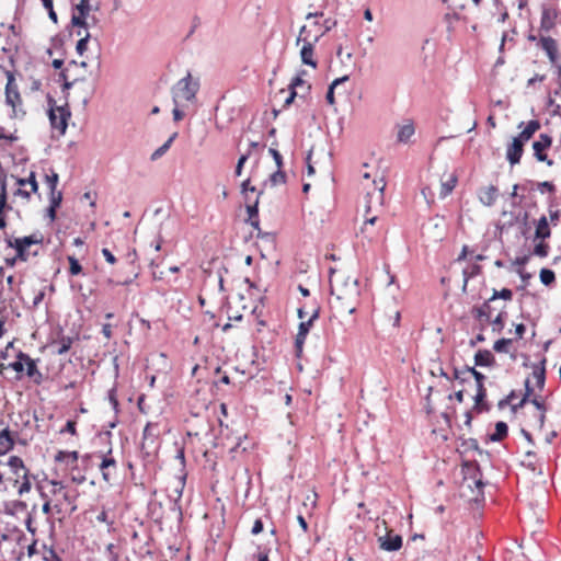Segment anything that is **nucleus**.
Segmentation results:
<instances>
[{
	"label": "nucleus",
	"instance_id": "obj_6",
	"mask_svg": "<svg viewBox=\"0 0 561 561\" xmlns=\"http://www.w3.org/2000/svg\"><path fill=\"white\" fill-rule=\"evenodd\" d=\"M7 84H5V103L12 107V116H16V108L22 104V99L19 92V87L15 82L14 75L7 72Z\"/></svg>",
	"mask_w": 561,
	"mask_h": 561
},
{
	"label": "nucleus",
	"instance_id": "obj_8",
	"mask_svg": "<svg viewBox=\"0 0 561 561\" xmlns=\"http://www.w3.org/2000/svg\"><path fill=\"white\" fill-rule=\"evenodd\" d=\"M538 46L546 53L552 66H557L560 55L558 43L551 36L540 35Z\"/></svg>",
	"mask_w": 561,
	"mask_h": 561
},
{
	"label": "nucleus",
	"instance_id": "obj_56",
	"mask_svg": "<svg viewBox=\"0 0 561 561\" xmlns=\"http://www.w3.org/2000/svg\"><path fill=\"white\" fill-rule=\"evenodd\" d=\"M538 190L541 193H545V192L554 193L556 186L553 185V183L545 181V182L538 183Z\"/></svg>",
	"mask_w": 561,
	"mask_h": 561
},
{
	"label": "nucleus",
	"instance_id": "obj_7",
	"mask_svg": "<svg viewBox=\"0 0 561 561\" xmlns=\"http://www.w3.org/2000/svg\"><path fill=\"white\" fill-rule=\"evenodd\" d=\"M552 145V138L547 134H540L539 139L533 144L534 156L540 162H546L549 167L553 164V161L548 159V156L543 152Z\"/></svg>",
	"mask_w": 561,
	"mask_h": 561
},
{
	"label": "nucleus",
	"instance_id": "obj_57",
	"mask_svg": "<svg viewBox=\"0 0 561 561\" xmlns=\"http://www.w3.org/2000/svg\"><path fill=\"white\" fill-rule=\"evenodd\" d=\"M76 10L78 13L89 14L90 3L89 0H80V2L76 5Z\"/></svg>",
	"mask_w": 561,
	"mask_h": 561
},
{
	"label": "nucleus",
	"instance_id": "obj_11",
	"mask_svg": "<svg viewBox=\"0 0 561 561\" xmlns=\"http://www.w3.org/2000/svg\"><path fill=\"white\" fill-rule=\"evenodd\" d=\"M378 541L380 548L389 552L398 551L402 547V537L393 534L392 530H389L385 536L379 537Z\"/></svg>",
	"mask_w": 561,
	"mask_h": 561
},
{
	"label": "nucleus",
	"instance_id": "obj_19",
	"mask_svg": "<svg viewBox=\"0 0 561 561\" xmlns=\"http://www.w3.org/2000/svg\"><path fill=\"white\" fill-rule=\"evenodd\" d=\"M73 341L75 339L72 336L59 333L57 335V339L51 343V345L56 347L55 353L57 355H64L71 348Z\"/></svg>",
	"mask_w": 561,
	"mask_h": 561
},
{
	"label": "nucleus",
	"instance_id": "obj_30",
	"mask_svg": "<svg viewBox=\"0 0 561 561\" xmlns=\"http://www.w3.org/2000/svg\"><path fill=\"white\" fill-rule=\"evenodd\" d=\"M185 479H186V474L184 473V474L181 476V478H180V480L178 482V486L174 490L175 493H176V499L172 503V510L176 511L180 516L182 515V510H181V506L179 504V501L182 497L183 489H184V485H185Z\"/></svg>",
	"mask_w": 561,
	"mask_h": 561
},
{
	"label": "nucleus",
	"instance_id": "obj_33",
	"mask_svg": "<svg viewBox=\"0 0 561 561\" xmlns=\"http://www.w3.org/2000/svg\"><path fill=\"white\" fill-rule=\"evenodd\" d=\"M27 508V504L23 501H12L5 505L4 513L14 515L16 512H23Z\"/></svg>",
	"mask_w": 561,
	"mask_h": 561
},
{
	"label": "nucleus",
	"instance_id": "obj_49",
	"mask_svg": "<svg viewBox=\"0 0 561 561\" xmlns=\"http://www.w3.org/2000/svg\"><path fill=\"white\" fill-rule=\"evenodd\" d=\"M89 39H90V34L87 33L83 37H81L78 41L77 46H76V50H77V53L79 55H83L84 51L87 50Z\"/></svg>",
	"mask_w": 561,
	"mask_h": 561
},
{
	"label": "nucleus",
	"instance_id": "obj_13",
	"mask_svg": "<svg viewBox=\"0 0 561 561\" xmlns=\"http://www.w3.org/2000/svg\"><path fill=\"white\" fill-rule=\"evenodd\" d=\"M524 152V144L519 140L513 138L512 144L507 146L506 149V159L508 160L511 165L518 164L520 162L522 156Z\"/></svg>",
	"mask_w": 561,
	"mask_h": 561
},
{
	"label": "nucleus",
	"instance_id": "obj_36",
	"mask_svg": "<svg viewBox=\"0 0 561 561\" xmlns=\"http://www.w3.org/2000/svg\"><path fill=\"white\" fill-rule=\"evenodd\" d=\"M13 242L20 244L23 248L31 247L33 244H37L42 242V238L37 237L36 234L26 236L23 238H18Z\"/></svg>",
	"mask_w": 561,
	"mask_h": 561
},
{
	"label": "nucleus",
	"instance_id": "obj_32",
	"mask_svg": "<svg viewBox=\"0 0 561 561\" xmlns=\"http://www.w3.org/2000/svg\"><path fill=\"white\" fill-rule=\"evenodd\" d=\"M176 137L178 133H173L162 146H160L158 149L153 151V153L151 154V160L154 161L161 158L170 149L171 145L176 139Z\"/></svg>",
	"mask_w": 561,
	"mask_h": 561
},
{
	"label": "nucleus",
	"instance_id": "obj_9",
	"mask_svg": "<svg viewBox=\"0 0 561 561\" xmlns=\"http://www.w3.org/2000/svg\"><path fill=\"white\" fill-rule=\"evenodd\" d=\"M557 16L558 12L554 8L543 5L541 9L539 32L547 34L552 31L556 27Z\"/></svg>",
	"mask_w": 561,
	"mask_h": 561
},
{
	"label": "nucleus",
	"instance_id": "obj_21",
	"mask_svg": "<svg viewBox=\"0 0 561 561\" xmlns=\"http://www.w3.org/2000/svg\"><path fill=\"white\" fill-rule=\"evenodd\" d=\"M474 365L480 367H492L495 365V357L489 350H479L474 355Z\"/></svg>",
	"mask_w": 561,
	"mask_h": 561
},
{
	"label": "nucleus",
	"instance_id": "obj_42",
	"mask_svg": "<svg viewBox=\"0 0 561 561\" xmlns=\"http://www.w3.org/2000/svg\"><path fill=\"white\" fill-rule=\"evenodd\" d=\"M67 259L69 262V274L72 276L79 275L82 272V266L79 263V261L75 256H71V255H69Z\"/></svg>",
	"mask_w": 561,
	"mask_h": 561
},
{
	"label": "nucleus",
	"instance_id": "obj_53",
	"mask_svg": "<svg viewBox=\"0 0 561 561\" xmlns=\"http://www.w3.org/2000/svg\"><path fill=\"white\" fill-rule=\"evenodd\" d=\"M24 360L19 358V354L16 355V359L9 364V368L13 369L16 373L24 371Z\"/></svg>",
	"mask_w": 561,
	"mask_h": 561
},
{
	"label": "nucleus",
	"instance_id": "obj_31",
	"mask_svg": "<svg viewBox=\"0 0 561 561\" xmlns=\"http://www.w3.org/2000/svg\"><path fill=\"white\" fill-rule=\"evenodd\" d=\"M480 273H481V266L478 264H472L471 266H469L462 271V275H463L462 290L463 291L467 290L469 279L473 278L474 276L479 275Z\"/></svg>",
	"mask_w": 561,
	"mask_h": 561
},
{
	"label": "nucleus",
	"instance_id": "obj_27",
	"mask_svg": "<svg viewBox=\"0 0 561 561\" xmlns=\"http://www.w3.org/2000/svg\"><path fill=\"white\" fill-rule=\"evenodd\" d=\"M546 358H542L538 365H535L533 368V376L536 379V383L539 388H543L546 380V369H545Z\"/></svg>",
	"mask_w": 561,
	"mask_h": 561
},
{
	"label": "nucleus",
	"instance_id": "obj_46",
	"mask_svg": "<svg viewBox=\"0 0 561 561\" xmlns=\"http://www.w3.org/2000/svg\"><path fill=\"white\" fill-rule=\"evenodd\" d=\"M107 399H108L113 410L117 413L119 403H118V399H117L116 387H113L108 390Z\"/></svg>",
	"mask_w": 561,
	"mask_h": 561
},
{
	"label": "nucleus",
	"instance_id": "obj_12",
	"mask_svg": "<svg viewBox=\"0 0 561 561\" xmlns=\"http://www.w3.org/2000/svg\"><path fill=\"white\" fill-rule=\"evenodd\" d=\"M489 299L483 302L481 306H474L471 310V313L473 318L481 322L480 330L483 331L485 329V325L488 322H490L491 313H492V307Z\"/></svg>",
	"mask_w": 561,
	"mask_h": 561
},
{
	"label": "nucleus",
	"instance_id": "obj_23",
	"mask_svg": "<svg viewBox=\"0 0 561 561\" xmlns=\"http://www.w3.org/2000/svg\"><path fill=\"white\" fill-rule=\"evenodd\" d=\"M499 190L494 185H490L481 191L480 201L485 206H492L496 202Z\"/></svg>",
	"mask_w": 561,
	"mask_h": 561
},
{
	"label": "nucleus",
	"instance_id": "obj_61",
	"mask_svg": "<svg viewBox=\"0 0 561 561\" xmlns=\"http://www.w3.org/2000/svg\"><path fill=\"white\" fill-rule=\"evenodd\" d=\"M538 410L541 411V414H540V422H543V419H545V411H546V407L543 404L542 401H540L538 398H534L531 401H530Z\"/></svg>",
	"mask_w": 561,
	"mask_h": 561
},
{
	"label": "nucleus",
	"instance_id": "obj_55",
	"mask_svg": "<svg viewBox=\"0 0 561 561\" xmlns=\"http://www.w3.org/2000/svg\"><path fill=\"white\" fill-rule=\"evenodd\" d=\"M249 154H250V153L248 152V153H245V154H242V156L239 158L238 163H237V165H236V170H234V174H236L237 176H240V175H241V173H242V169H243V165H244V163L247 162V160H248V158H249Z\"/></svg>",
	"mask_w": 561,
	"mask_h": 561
},
{
	"label": "nucleus",
	"instance_id": "obj_59",
	"mask_svg": "<svg viewBox=\"0 0 561 561\" xmlns=\"http://www.w3.org/2000/svg\"><path fill=\"white\" fill-rule=\"evenodd\" d=\"M549 217L552 225H557L560 217H561V210L560 209H552V206L549 208Z\"/></svg>",
	"mask_w": 561,
	"mask_h": 561
},
{
	"label": "nucleus",
	"instance_id": "obj_52",
	"mask_svg": "<svg viewBox=\"0 0 561 561\" xmlns=\"http://www.w3.org/2000/svg\"><path fill=\"white\" fill-rule=\"evenodd\" d=\"M70 433L71 435L77 434V423L76 421L68 420L65 427L60 430V434Z\"/></svg>",
	"mask_w": 561,
	"mask_h": 561
},
{
	"label": "nucleus",
	"instance_id": "obj_47",
	"mask_svg": "<svg viewBox=\"0 0 561 561\" xmlns=\"http://www.w3.org/2000/svg\"><path fill=\"white\" fill-rule=\"evenodd\" d=\"M533 253L539 257H546L549 253V245L545 242H539L535 245Z\"/></svg>",
	"mask_w": 561,
	"mask_h": 561
},
{
	"label": "nucleus",
	"instance_id": "obj_44",
	"mask_svg": "<svg viewBox=\"0 0 561 561\" xmlns=\"http://www.w3.org/2000/svg\"><path fill=\"white\" fill-rule=\"evenodd\" d=\"M255 192H259V191L256 190L255 186H252L250 184V179H247L241 183V193L244 195L245 202H250L251 197H250L249 193H255Z\"/></svg>",
	"mask_w": 561,
	"mask_h": 561
},
{
	"label": "nucleus",
	"instance_id": "obj_43",
	"mask_svg": "<svg viewBox=\"0 0 561 561\" xmlns=\"http://www.w3.org/2000/svg\"><path fill=\"white\" fill-rule=\"evenodd\" d=\"M88 15L89 14H83V13L82 14L81 13L73 14L71 18L72 25L83 27L87 30L89 26L88 21H87Z\"/></svg>",
	"mask_w": 561,
	"mask_h": 561
},
{
	"label": "nucleus",
	"instance_id": "obj_15",
	"mask_svg": "<svg viewBox=\"0 0 561 561\" xmlns=\"http://www.w3.org/2000/svg\"><path fill=\"white\" fill-rule=\"evenodd\" d=\"M19 358L25 362L24 367H26L27 377L38 383L42 379V374L37 368L36 362L22 351L19 352Z\"/></svg>",
	"mask_w": 561,
	"mask_h": 561
},
{
	"label": "nucleus",
	"instance_id": "obj_37",
	"mask_svg": "<svg viewBox=\"0 0 561 561\" xmlns=\"http://www.w3.org/2000/svg\"><path fill=\"white\" fill-rule=\"evenodd\" d=\"M539 277L540 282L546 286H550L556 282V274L552 270L549 268H541Z\"/></svg>",
	"mask_w": 561,
	"mask_h": 561
},
{
	"label": "nucleus",
	"instance_id": "obj_18",
	"mask_svg": "<svg viewBox=\"0 0 561 561\" xmlns=\"http://www.w3.org/2000/svg\"><path fill=\"white\" fill-rule=\"evenodd\" d=\"M15 440L10 430L7 427L0 432V457L5 456L13 450Z\"/></svg>",
	"mask_w": 561,
	"mask_h": 561
},
{
	"label": "nucleus",
	"instance_id": "obj_38",
	"mask_svg": "<svg viewBox=\"0 0 561 561\" xmlns=\"http://www.w3.org/2000/svg\"><path fill=\"white\" fill-rule=\"evenodd\" d=\"M506 312L500 311L499 314L491 321L493 332L500 333L505 323Z\"/></svg>",
	"mask_w": 561,
	"mask_h": 561
},
{
	"label": "nucleus",
	"instance_id": "obj_25",
	"mask_svg": "<svg viewBox=\"0 0 561 561\" xmlns=\"http://www.w3.org/2000/svg\"><path fill=\"white\" fill-rule=\"evenodd\" d=\"M415 128L413 123L408 122L407 124H403L399 127L398 134H397V140L399 142L407 144L411 137L414 135Z\"/></svg>",
	"mask_w": 561,
	"mask_h": 561
},
{
	"label": "nucleus",
	"instance_id": "obj_63",
	"mask_svg": "<svg viewBox=\"0 0 561 561\" xmlns=\"http://www.w3.org/2000/svg\"><path fill=\"white\" fill-rule=\"evenodd\" d=\"M263 528H264V526H263L262 519L257 518V519H255V522H254V524L252 526L251 534L254 535V536L259 535V534H261L263 531Z\"/></svg>",
	"mask_w": 561,
	"mask_h": 561
},
{
	"label": "nucleus",
	"instance_id": "obj_54",
	"mask_svg": "<svg viewBox=\"0 0 561 561\" xmlns=\"http://www.w3.org/2000/svg\"><path fill=\"white\" fill-rule=\"evenodd\" d=\"M61 199H62L61 192H58V193H56V192L51 193L50 192V204H49V207L58 208L60 206Z\"/></svg>",
	"mask_w": 561,
	"mask_h": 561
},
{
	"label": "nucleus",
	"instance_id": "obj_39",
	"mask_svg": "<svg viewBox=\"0 0 561 561\" xmlns=\"http://www.w3.org/2000/svg\"><path fill=\"white\" fill-rule=\"evenodd\" d=\"M513 343L512 339H500L493 344V350L497 353H507L508 346Z\"/></svg>",
	"mask_w": 561,
	"mask_h": 561
},
{
	"label": "nucleus",
	"instance_id": "obj_64",
	"mask_svg": "<svg viewBox=\"0 0 561 561\" xmlns=\"http://www.w3.org/2000/svg\"><path fill=\"white\" fill-rule=\"evenodd\" d=\"M305 84V81L304 79L300 77V76H296L295 78H293L290 84H289V90L290 91H296V88L299 87V85H302Z\"/></svg>",
	"mask_w": 561,
	"mask_h": 561
},
{
	"label": "nucleus",
	"instance_id": "obj_26",
	"mask_svg": "<svg viewBox=\"0 0 561 561\" xmlns=\"http://www.w3.org/2000/svg\"><path fill=\"white\" fill-rule=\"evenodd\" d=\"M287 180L286 173L283 169H278L273 172L263 183V186H276L279 184H285Z\"/></svg>",
	"mask_w": 561,
	"mask_h": 561
},
{
	"label": "nucleus",
	"instance_id": "obj_41",
	"mask_svg": "<svg viewBox=\"0 0 561 561\" xmlns=\"http://www.w3.org/2000/svg\"><path fill=\"white\" fill-rule=\"evenodd\" d=\"M499 298H501L503 300H512L513 291L508 288H503L501 290H494L492 297L489 298V301H493Z\"/></svg>",
	"mask_w": 561,
	"mask_h": 561
},
{
	"label": "nucleus",
	"instance_id": "obj_20",
	"mask_svg": "<svg viewBox=\"0 0 561 561\" xmlns=\"http://www.w3.org/2000/svg\"><path fill=\"white\" fill-rule=\"evenodd\" d=\"M540 128V123L537 119H531L527 123L525 128L516 136L515 139L519 140L522 144H526L535 133Z\"/></svg>",
	"mask_w": 561,
	"mask_h": 561
},
{
	"label": "nucleus",
	"instance_id": "obj_51",
	"mask_svg": "<svg viewBox=\"0 0 561 561\" xmlns=\"http://www.w3.org/2000/svg\"><path fill=\"white\" fill-rule=\"evenodd\" d=\"M268 153L273 157V159H274V161L276 163V167L278 169H283L284 162H283V157L279 153V151L276 148L271 147L268 149Z\"/></svg>",
	"mask_w": 561,
	"mask_h": 561
},
{
	"label": "nucleus",
	"instance_id": "obj_29",
	"mask_svg": "<svg viewBox=\"0 0 561 561\" xmlns=\"http://www.w3.org/2000/svg\"><path fill=\"white\" fill-rule=\"evenodd\" d=\"M320 316V307L319 306H316L313 309H312V312L309 317L308 320L306 321H301L299 323V327H298V330L301 331V332H306L309 334L310 332V329L311 327L313 325V322L319 318Z\"/></svg>",
	"mask_w": 561,
	"mask_h": 561
},
{
	"label": "nucleus",
	"instance_id": "obj_16",
	"mask_svg": "<svg viewBox=\"0 0 561 561\" xmlns=\"http://www.w3.org/2000/svg\"><path fill=\"white\" fill-rule=\"evenodd\" d=\"M474 411L478 413L489 412L491 407L486 401V389L484 385H477V393L474 396Z\"/></svg>",
	"mask_w": 561,
	"mask_h": 561
},
{
	"label": "nucleus",
	"instance_id": "obj_40",
	"mask_svg": "<svg viewBox=\"0 0 561 561\" xmlns=\"http://www.w3.org/2000/svg\"><path fill=\"white\" fill-rule=\"evenodd\" d=\"M525 394L522 400L517 404H512L513 411H517L519 408H523L525 403L528 401L530 394L533 393V388L530 387V382L527 379L525 382Z\"/></svg>",
	"mask_w": 561,
	"mask_h": 561
},
{
	"label": "nucleus",
	"instance_id": "obj_45",
	"mask_svg": "<svg viewBox=\"0 0 561 561\" xmlns=\"http://www.w3.org/2000/svg\"><path fill=\"white\" fill-rule=\"evenodd\" d=\"M8 245L15 249L16 256L21 261H26L27 260L28 254L26 253V248L21 247L20 244L13 242L12 240H8Z\"/></svg>",
	"mask_w": 561,
	"mask_h": 561
},
{
	"label": "nucleus",
	"instance_id": "obj_24",
	"mask_svg": "<svg viewBox=\"0 0 561 561\" xmlns=\"http://www.w3.org/2000/svg\"><path fill=\"white\" fill-rule=\"evenodd\" d=\"M551 236L549 222L546 216H541L536 222L535 238L536 239H548Z\"/></svg>",
	"mask_w": 561,
	"mask_h": 561
},
{
	"label": "nucleus",
	"instance_id": "obj_3",
	"mask_svg": "<svg viewBox=\"0 0 561 561\" xmlns=\"http://www.w3.org/2000/svg\"><path fill=\"white\" fill-rule=\"evenodd\" d=\"M199 84L192 80L191 73L182 78L172 89V100L174 105H181L182 101L192 102L195 100Z\"/></svg>",
	"mask_w": 561,
	"mask_h": 561
},
{
	"label": "nucleus",
	"instance_id": "obj_60",
	"mask_svg": "<svg viewBox=\"0 0 561 561\" xmlns=\"http://www.w3.org/2000/svg\"><path fill=\"white\" fill-rule=\"evenodd\" d=\"M34 518L32 516V513L27 514V517L25 518V527L28 533H31L33 536L36 534V528L33 526Z\"/></svg>",
	"mask_w": 561,
	"mask_h": 561
},
{
	"label": "nucleus",
	"instance_id": "obj_5",
	"mask_svg": "<svg viewBox=\"0 0 561 561\" xmlns=\"http://www.w3.org/2000/svg\"><path fill=\"white\" fill-rule=\"evenodd\" d=\"M95 457L101 459L99 465V469L102 473V478L105 482L111 483L113 480L117 478V461L113 456V449L110 445L106 451H100L95 454Z\"/></svg>",
	"mask_w": 561,
	"mask_h": 561
},
{
	"label": "nucleus",
	"instance_id": "obj_62",
	"mask_svg": "<svg viewBox=\"0 0 561 561\" xmlns=\"http://www.w3.org/2000/svg\"><path fill=\"white\" fill-rule=\"evenodd\" d=\"M102 254L107 263H110V264L116 263L117 260H116L115 255L107 248L102 249Z\"/></svg>",
	"mask_w": 561,
	"mask_h": 561
},
{
	"label": "nucleus",
	"instance_id": "obj_22",
	"mask_svg": "<svg viewBox=\"0 0 561 561\" xmlns=\"http://www.w3.org/2000/svg\"><path fill=\"white\" fill-rule=\"evenodd\" d=\"M79 459V453L73 451H67V450H59L55 455V461L60 463H66L67 466L77 467V461Z\"/></svg>",
	"mask_w": 561,
	"mask_h": 561
},
{
	"label": "nucleus",
	"instance_id": "obj_17",
	"mask_svg": "<svg viewBox=\"0 0 561 561\" xmlns=\"http://www.w3.org/2000/svg\"><path fill=\"white\" fill-rule=\"evenodd\" d=\"M262 194H263V190H260L257 192V195H256V197L254 198L253 202L251 199H250V202H247V213L249 215V222L254 228H259V225H260V221H259V201H260V196Z\"/></svg>",
	"mask_w": 561,
	"mask_h": 561
},
{
	"label": "nucleus",
	"instance_id": "obj_35",
	"mask_svg": "<svg viewBox=\"0 0 561 561\" xmlns=\"http://www.w3.org/2000/svg\"><path fill=\"white\" fill-rule=\"evenodd\" d=\"M456 183H457V179L455 176H451L448 181L442 183L439 197L440 198L447 197L455 188Z\"/></svg>",
	"mask_w": 561,
	"mask_h": 561
},
{
	"label": "nucleus",
	"instance_id": "obj_34",
	"mask_svg": "<svg viewBox=\"0 0 561 561\" xmlns=\"http://www.w3.org/2000/svg\"><path fill=\"white\" fill-rule=\"evenodd\" d=\"M308 333L301 332L298 330L296 337H295V355L296 357H300L304 351V345L306 342Z\"/></svg>",
	"mask_w": 561,
	"mask_h": 561
},
{
	"label": "nucleus",
	"instance_id": "obj_58",
	"mask_svg": "<svg viewBox=\"0 0 561 561\" xmlns=\"http://www.w3.org/2000/svg\"><path fill=\"white\" fill-rule=\"evenodd\" d=\"M305 41H311L309 38V32L307 31V26L304 25L301 26L300 31H299V35L296 39V44L298 45L300 42L305 43Z\"/></svg>",
	"mask_w": 561,
	"mask_h": 561
},
{
	"label": "nucleus",
	"instance_id": "obj_14",
	"mask_svg": "<svg viewBox=\"0 0 561 561\" xmlns=\"http://www.w3.org/2000/svg\"><path fill=\"white\" fill-rule=\"evenodd\" d=\"M51 484L57 489L54 490V493H62V500L70 505V513H73L77 510L76 501L78 497L77 491H67L65 490L64 484L60 481H51Z\"/></svg>",
	"mask_w": 561,
	"mask_h": 561
},
{
	"label": "nucleus",
	"instance_id": "obj_10",
	"mask_svg": "<svg viewBox=\"0 0 561 561\" xmlns=\"http://www.w3.org/2000/svg\"><path fill=\"white\" fill-rule=\"evenodd\" d=\"M319 39H320V35H317V36H314V38L312 41H305V43H302V47L300 49L301 61L305 65L310 66L314 69L318 67V62L313 57L314 45L318 43Z\"/></svg>",
	"mask_w": 561,
	"mask_h": 561
},
{
	"label": "nucleus",
	"instance_id": "obj_28",
	"mask_svg": "<svg viewBox=\"0 0 561 561\" xmlns=\"http://www.w3.org/2000/svg\"><path fill=\"white\" fill-rule=\"evenodd\" d=\"M508 434V426L505 422L499 421L495 424V431L492 433L489 437L491 442H501L503 440Z\"/></svg>",
	"mask_w": 561,
	"mask_h": 561
},
{
	"label": "nucleus",
	"instance_id": "obj_1",
	"mask_svg": "<svg viewBox=\"0 0 561 561\" xmlns=\"http://www.w3.org/2000/svg\"><path fill=\"white\" fill-rule=\"evenodd\" d=\"M5 465L10 471L8 480L12 481L14 485L20 483L18 486L19 495L30 492L32 488L31 477L33 476L30 473V470L26 468L23 459L19 456H10Z\"/></svg>",
	"mask_w": 561,
	"mask_h": 561
},
{
	"label": "nucleus",
	"instance_id": "obj_4",
	"mask_svg": "<svg viewBox=\"0 0 561 561\" xmlns=\"http://www.w3.org/2000/svg\"><path fill=\"white\" fill-rule=\"evenodd\" d=\"M161 430L158 422H148L142 432L141 450L151 456L160 447Z\"/></svg>",
	"mask_w": 561,
	"mask_h": 561
},
{
	"label": "nucleus",
	"instance_id": "obj_50",
	"mask_svg": "<svg viewBox=\"0 0 561 561\" xmlns=\"http://www.w3.org/2000/svg\"><path fill=\"white\" fill-rule=\"evenodd\" d=\"M46 183L50 190L51 193L56 192V186H57V183H58V174L55 173L54 171L51 172V174H47L46 175Z\"/></svg>",
	"mask_w": 561,
	"mask_h": 561
},
{
	"label": "nucleus",
	"instance_id": "obj_48",
	"mask_svg": "<svg viewBox=\"0 0 561 561\" xmlns=\"http://www.w3.org/2000/svg\"><path fill=\"white\" fill-rule=\"evenodd\" d=\"M105 557L108 561H118V553L114 543H108L105 548Z\"/></svg>",
	"mask_w": 561,
	"mask_h": 561
},
{
	"label": "nucleus",
	"instance_id": "obj_2",
	"mask_svg": "<svg viewBox=\"0 0 561 561\" xmlns=\"http://www.w3.org/2000/svg\"><path fill=\"white\" fill-rule=\"evenodd\" d=\"M47 104L48 118L51 128L54 130H57L60 136L65 135L68 127V121L71 117V112L69 110L68 104L58 106L56 105V101L51 96H48Z\"/></svg>",
	"mask_w": 561,
	"mask_h": 561
}]
</instances>
